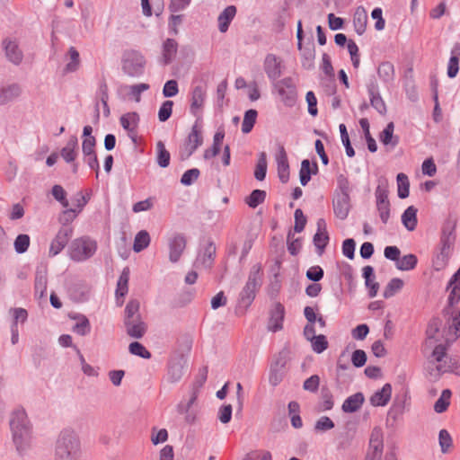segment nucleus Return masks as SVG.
Listing matches in <instances>:
<instances>
[{
    "label": "nucleus",
    "instance_id": "1",
    "mask_svg": "<svg viewBox=\"0 0 460 460\" xmlns=\"http://www.w3.org/2000/svg\"><path fill=\"white\" fill-rule=\"evenodd\" d=\"M10 429L13 441L20 456H22L31 447V425L23 409H16L10 418Z\"/></svg>",
    "mask_w": 460,
    "mask_h": 460
},
{
    "label": "nucleus",
    "instance_id": "2",
    "mask_svg": "<svg viewBox=\"0 0 460 460\" xmlns=\"http://www.w3.org/2000/svg\"><path fill=\"white\" fill-rule=\"evenodd\" d=\"M80 454V441L75 431L62 430L56 442L55 460H78Z\"/></svg>",
    "mask_w": 460,
    "mask_h": 460
},
{
    "label": "nucleus",
    "instance_id": "3",
    "mask_svg": "<svg viewBox=\"0 0 460 460\" xmlns=\"http://www.w3.org/2000/svg\"><path fill=\"white\" fill-rule=\"evenodd\" d=\"M455 240V223L447 220L441 230L440 251L432 260L435 270L439 271L447 266Z\"/></svg>",
    "mask_w": 460,
    "mask_h": 460
},
{
    "label": "nucleus",
    "instance_id": "4",
    "mask_svg": "<svg viewBox=\"0 0 460 460\" xmlns=\"http://www.w3.org/2000/svg\"><path fill=\"white\" fill-rule=\"evenodd\" d=\"M262 275L261 263H256L251 268L247 282L239 295V303L246 308L252 305L256 292L262 285Z\"/></svg>",
    "mask_w": 460,
    "mask_h": 460
},
{
    "label": "nucleus",
    "instance_id": "5",
    "mask_svg": "<svg viewBox=\"0 0 460 460\" xmlns=\"http://www.w3.org/2000/svg\"><path fill=\"white\" fill-rule=\"evenodd\" d=\"M97 248V242L87 235L76 238L69 246L70 259L77 262L87 261L94 255Z\"/></svg>",
    "mask_w": 460,
    "mask_h": 460
},
{
    "label": "nucleus",
    "instance_id": "6",
    "mask_svg": "<svg viewBox=\"0 0 460 460\" xmlns=\"http://www.w3.org/2000/svg\"><path fill=\"white\" fill-rule=\"evenodd\" d=\"M289 351L287 349H282L275 357L270 365L269 381L273 386L278 385L285 376V367L288 359Z\"/></svg>",
    "mask_w": 460,
    "mask_h": 460
},
{
    "label": "nucleus",
    "instance_id": "7",
    "mask_svg": "<svg viewBox=\"0 0 460 460\" xmlns=\"http://www.w3.org/2000/svg\"><path fill=\"white\" fill-rule=\"evenodd\" d=\"M143 55L137 50H127L123 58V69L130 75H137L143 72L145 66Z\"/></svg>",
    "mask_w": 460,
    "mask_h": 460
},
{
    "label": "nucleus",
    "instance_id": "8",
    "mask_svg": "<svg viewBox=\"0 0 460 460\" xmlns=\"http://www.w3.org/2000/svg\"><path fill=\"white\" fill-rule=\"evenodd\" d=\"M72 234V226L61 227L50 243L49 255L50 257L58 255L66 247Z\"/></svg>",
    "mask_w": 460,
    "mask_h": 460
},
{
    "label": "nucleus",
    "instance_id": "9",
    "mask_svg": "<svg viewBox=\"0 0 460 460\" xmlns=\"http://www.w3.org/2000/svg\"><path fill=\"white\" fill-rule=\"evenodd\" d=\"M187 244L186 237L183 234L176 233L168 241L169 246V260L171 262L175 263L179 261L181 254L183 253Z\"/></svg>",
    "mask_w": 460,
    "mask_h": 460
},
{
    "label": "nucleus",
    "instance_id": "10",
    "mask_svg": "<svg viewBox=\"0 0 460 460\" xmlns=\"http://www.w3.org/2000/svg\"><path fill=\"white\" fill-rule=\"evenodd\" d=\"M281 101L288 106L295 104L296 100V85L291 78H285L277 84Z\"/></svg>",
    "mask_w": 460,
    "mask_h": 460
},
{
    "label": "nucleus",
    "instance_id": "11",
    "mask_svg": "<svg viewBox=\"0 0 460 460\" xmlns=\"http://www.w3.org/2000/svg\"><path fill=\"white\" fill-rule=\"evenodd\" d=\"M202 131L203 120L200 117H198L185 140V145L190 146V153H194L203 144Z\"/></svg>",
    "mask_w": 460,
    "mask_h": 460
},
{
    "label": "nucleus",
    "instance_id": "12",
    "mask_svg": "<svg viewBox=\"0 0 460 460\" xmlns=\"http://www.w3.org/2000/svg\"><path fill=\"white\" fill-rule=\"evenodd\" d=\"M333 213L340 220H345L351 208L350 196L339 195L334 193L332 199Z\"/></svg>",
    "mask_w": 460,
    "mask_h": 460
},
{
    "label": "nucleus",
    "instance_id": "13",
    "mask_svg": "<svg viewBox=\"0 0 460 460\" xmlns=\"http://www.w3.org/2000/svg\"><path fill=\"white\" fill-rule=\"evenodd\" d=\"M69 297L75 303H84L89 299L90 288L84 281L72 283L67 289Z\"/></svg>",
    "mask_w": 460,
    "mask_h": 460
},
{
    "label": "nucleus",
    "instance_id": "14",
    "mask_svg": "<svg viewBox=\"0 0 460 460\" xmlns=\"http://www.w3.org/2000/svg\"><path fill=\"white\" fill-rule=\"evenodd\" d=\"M276 161L278 177L282 183H287L289 180V164L287 153L282 146H279Z\"/></svg>",
    "mask_w": 460,
    "mask_h": 460
},
{
    "label": "nucleus",
    "instance_id": "15",
    "mask_svg": "<svg viewBox=\"0 0 460 460\" xmlns=\"http://www.w3.org/2000/svg\"><path fill=\"white\" fill-rule=\"evenodd\" d=\"M264 69L269 78L276 80L281 75L282 61L273 54L265 58Z\"/></svg>",
    "mask_w": 460,
    "mask_h": 460
},
{
    "label": "nucleus",
    "instance_id": "16",
    "mask_svg": "<svg viewBox=\"0 0 460 460\" xmlns=\"http://www.w3.org/2000/svg\"><path fill=\"white\" fill-rule=\"evenodd\" d=\"M284 317L285 307L281 303L278 302L270 310L269 329L274 332L282 330Z\"/></svg>",
    "mask_w": 460,
    "mask_h": 460
},
{
    "label": "nucleus",
    "instance_id": "17",
    "mask_svg": "<svg viewBox=\"0 0 460 460\" xmlns=\"http://www.w3.org/2000/svg\"><path fill=\"white\" fill-rule=\"evenodd\" d=\"M124 325L127 334L135 339H141L147 331V325L141 316H137L133 321L128 320L127 323H124Z\"/></svg>",
    "mask_w": 460,
    "mask_h": 460
},
{
    "label": "nucleus",
    "instance_id": "18",
    "mask_svg": "<svg viewBox=\"0 0 460 460\" xmlns=\"http://www.w3.org/2000/svg\"><path fill=\"white\" fill-rule=\"evenodd\" d=\"M206 99V85H196L191 91L190 111L193 113L201 111Z\"/></svg>",
    "mask_w": 460,
    "mask_h": 460
},
{
    "label": "nucleus",
    "instance_id": "19",
    "mask_svg": "<svg viewBox=\"0 0 460 460\" xmlns=\"http://www.w3.org/2000/svg\"><path fill=\"white\" fill-rule=\"evenodd\" d=\"M392 395V385L386 383L380 390L375 392L370 397L369 401L373 406H385Z\"/></svg>",
    "mask_w": 460,
    "mask_h": 460
},
{
    "label": "nucleus",
    "instance_id": "20",
    "mask_svg": "<svg viewBox=\"0 0 460 460\" xmlns=\"http://www.w3.org/2000/svg\"><path fill=\"white\" fill-rule=\"evenodd\" d=\"M365 402V396L361 392H358L349 396L342 403L341 410L346 413L358 411Z\"/></svg>",
    "mask_w": 460,
    "mask_h": 460
},
{
    "label": "nucleus",
    "instance_id": "21",
    "mask_svg": "<svg viewBox=\"0 0 460 460\" xmlns=\"http://www.w3.org/2000/svg\"><path fill=\"white\" fill-rule=\"evenodd\" d=\"M208 373V367H203L199 368V373H198V375L192 384V386H191V394H190V404H194L195 402L197 401L199 394V390L201 389V387L204 385V384L207 381Z\"/></svg>",
    "mask_w": 460,
    "mask_h": 460
},
{
    "label": "nucleus",
    "instance_id": "22",
    "mask_svg": "<svg viewBox=\"0 0 460 460\" xmlns=\"http://www.w3.org/2000/svg\"><path fill=\"white\" fill-rule=\"evenodd\" d=\"M4 48L7 58L13 64H20L22 60V52L15 40L6 39L4 40Z\"/></svg>",
    "mask_w": 460,
    "mask_h": 460
},
{
    "label": "nucleus",
    "instance_id": "23",
    "mask_svg": "<svg viewBox=\"0 0 460 460\" xmlns=\"http://www.w3.org/2000/svg\"><path fill=\"white\" fill-rule=\"evenodd\" d=\"M394 122H389L380 132L379 140L384 146H391V147L394 148L399 144V137L394 135Z\"/></svg>",
    "mask_w": 460,
    "mask_h": 460
},
{
    "label": "nucleus",
    "instance_id": "24",
    "mask_svg": "<svg viewBox=\"0 0 460 460\" xmlns=\"http://www.w3.org/2000/svg\"><path fill=\"white\" fill-rule=\"evenodd\" d=\"M78 140L77 137L73 136L67 141L66 146L60 150L61 157L68 164L75 162L77 156Z\"/></svg>",
    "mask_w": 460,
    "mask_h": 460
},
{
    "label": "nucleus",
    "instance_id": "25",
    "mask_svg": "<svg viewBox=\"0 0 460 460\" xmlns=\"http://www.w3.org/2000/svg\"><path fill=\"white\" fill-rule=\"evenodd\" d=\"M216 244L212 240H208L202 254H199L197 261H200L205 268H210L216 257Z\"/></svg>",
    "mask_w": 460,
    "mask_h": 460
},
{
    "label": "nucleus",
    "instance_id": "26",
    "mask_svg": "<svg viewBox=\"0 0 460 460\" xmlns=\"http://www.w3.org/2000/svg\"><path fill=\"white\" fill-rule=\"evenodd\" d=\"M418 209L414 206L408 207L402 215V223L408 231H413L418 225Z\"/></svg>",
    "mask_w": 460,
    "mask_h": 460
},
{
    "label": "nucleus",
    "instance_id": "27",
    "mask_svg": "<svg viewBox=\"0 0 460 460\" xmlns=\"http://www.w3.org/2000/svg\"><path fill=\"white\" fill-rule=\"evenodd\" d=\"M460 44H456L451 49V57L447 63V75L450 78L456 76L459 71Z\"/></svg>",
    "mask_w": 460,
    "mask_h": 460
},
{
    "label": "nucleus",
    "instance_id": "28",
    "mask_svg": "<svg viewBox=\"0 0 460 460\" xmlns=\"http://www.w3.org/2000/svg\"><path fill=\"white\" fill-rule=\"evenodd\" d=\"M139 122V117H120V124L122 128L128 131V137L134 143H137V128Z\"/></svg>",
    "mask_w": 460,
    "mask_h": 460
},
{
    "label": "nucleus",
    "instance_id": "29",
    "mask_svg": "<svg viewBox=\"0 0 460 460\" xmlns=\"http://www.w3.org/2000/svg\"><path fill=\"white\" fill-rule=\"evenodd\" d=\"M367 13L363 7H358L353 17V25L358 34L362 35L367 28Z\"/></svg>",
    "mask_w": 460,
    "mask_h": 460
},
{
    "label": "nucleus",
    "instance_id": "30",
    "mask_svg": "<svg viewBox=\"0 0 460 460\" xmlns=\"http://www.w3.org/2000/svg\"><path fill=\"white\" fill-rule=\"evenodd\" d=\"M236 13V8L234 5L227 6L218 16V28L221 32H226L231 21Z\"/></svg>",
    "mask_w": 460,
    "mask_h": 460
},
{
    "label": "nucleus",
    "instance_id": "31",
    "mask_svg": "<svg viewBox=\"0 0 460 460\" xmlns=\"http://www.w3.org/2000/svg\"><path fill=\"white\" fill-rule=\"evenodd\" d=\"M98 94L100 96L101 102L97 103V114L98 115H108L110 113V109L108 106V86L105 83H102L99 86Z\"/></svg>",
    "mask_w": 460,
    "mask_h": 460
},
{
    "label": "nucleus",
    "instance_id": "32",
    "mask_svg": "<svg viewBox=\"0 0 460 460\" xmlns=\"http://www.w3.org/2000/svg\"><path fill=\"white\" fill-rule=\"evenodd\" d=\"M171 161V155L165 148V145L163 141H158L156 144V163L162 168L169 166Z\"/></svg>",
    "mask_w": 460,
    "mask_h": 460
},
{
    "label": "nucleus",
    "instance_id": "33",
    "mask_svg": "<svg viewBox=\"0 0 460 460\" xmlns=\"http://www.w3.org/2000/svg\"><path fill=\"white\" fill-rule=\"evenodd\" d=\"M359 125L363 130L364 137L367 142V149L371 153L377 151V145L375 138L372 137L369 129V122L367 118H362L359 120Z\"/></svg>",
    "mask_w": 460,
    "mask_h": 460
},
{
    "label": "nucleus",
    "instance_id": "34",
    "mask_svg": "<svg viewBox=\"0 0 460 460\" xmlns=\"http://www.w3.org/2000/svg\"><path fill=\"white\" fill-rule=\"evenodd\" d=\"M396 181L398 197L402 199L408 198L410 194V181L408 176L403 172H400L396 176Z\"/></svg>",
    "mask_w": 460,
    "mask_h": 460
},
{
    "label": "nucleus",
    "instance_id": "35",
    "mask_svg": "<svg viewBox=\"0 0 460 460\" xmlns=\"http://www.w3.org/2000/svg\"><path fill=\"white\" fill-rule=\"evenodd\" d=\"M47 270L46 269L38 268L35 274V292L40 293V297L43 296L47 291Z\"/></svg>",
    "mask_w": 460,
    "mask_h": 460
},
{
    "label": "nucleus",
    "instance_id": "36",
    "mask_svg": "<svg viewBox=\"0 0 460 460\" xmlns=\"http://www.w3.org/2000/svg\"><path fill=\"white\" fill-rule=\"evenodd\" d=\"M442 326V320L438 316H433L428 323L426 329V337L428 340L438 341L437 335L440 332Z\"/></svg>",
    "mask_w": 460,
    "mask_h": 460
},
{
    "label": "nucleus",
    "instance_id": "37",
    "mask_svg": "<svg viewBox=\"0 0 460 460\" xmlns=\"http://www.w3.org/2000/svg\"><path fill=\"white\" fill-rule=\"evenodd\" d=\"M150 235L147 231H139L134 239L133 250L135 252H140L148 247L150 243Z\"/></svg>",
    "mask_w": 460,
    "mask_h": 460
},
{
    "label": "nucleus",
    "instance_id": "38",
    "mask_svg": "<svg viewBox=\"0 0 460 460\" xmlns=\"http://www.w3.org/2000/svg\"><path fill=\"white\" fill-rule=\"evenodd\" d=\"M369 447L371 452L382 455L383 451V435L381 429L375 428L370 436Z\"/></svg>",
    "mask_w": 460,
    "mask_h": 460
},
{
    "label": "nucleus",
    "instance_id": "39",
    "mask_svg": "<svg viewBox=\"0 0 460 460\" xmlns=\"http://www.w3.org/2000/svg\"><path fill=\"white\" fill-rule=\"evenodd\" d=\"M266 191L262 190H253L249 196L245 198V203L251 208H255L262 204L266 199Z\"/></svg>",
    "mask_w": 460,
    "mask_h": 460
},
{
    "label": "nucleus",
    "instance_id": "40",
    "mask_svg": "<svg viewBox=\"0 0 460 460\" xmlns=\"http://www.w3.org/2000/svg\"><path fill=\"white\" fill-rule=\"evenodd\" d=\"M452 392L450 389H444L441 393L440 397L435 402L434 411L438 413L445 412L449 404Z\"/></svg>",
    "mask_w": 460,
    "mask_h": 460
},
{
    "label": "nucleus",
    "instance_id": "41",
    "mask_svg": "<svg viewBox=\"0 0 460 460\" xmlns=\"http://www.w3.org/2000/svg\"><path fill=\"white\" fill-rule=\"evenodd\" d=\"M177 52V42L174 40L168 39L163 46V60L164 63L169 64Z\"/></svg>",
    "mask_w": 460,
    "mask_h": 460
},
{
    "label": "nucleus",
    "instance_id": "42",
    "mask_svg": "<svg viewBox=\"0 0 460 460\" xmlns=\"http://www.w3.org/2000/svg\"><path fill=\"white\" fill-rule=\"evenodd\" d=\"M267 174V155L265 152H261L259 155V159L256 164L254 170V177L257 181H263Z\"/></svg>",
    "mask_w": 460,
    "mask_h": 460
},
{
    "label": "nucleus",
    "instance_id": "43",
    "mask_svg": "<svg viewBox=\"0 0 460 460\" xmlns=\"http://www.w3.org/2000/svg\"><path fill=\"white\" fill-rule=\"evenodd\" d=\"M139 308L140 303L137 299L129 300L125 307L124 323H127L128 320L133 321L137 319V316H141L139 314Z\"/></svg>",
    "mask_w": 460,
    "mask_h": 460
},
{
    "label": "nucleus",
    "instance_id": "44",
    "mask_svg": "<svg viewBox=\"0 0 460 460\" xmlns=\"http://www.w3.org/2000/svg\"><path fill=\"white\" fill-rule=\"evenodd\" d=\"M403 281L402 279L399 278H394L392 279L388 284L386 285L383 296L387 299L392 296H394L398 291H400L403 287Z\"/></svg>",
    "mask_w": 460,
    "mask_h": 460
},
{
    "label": "nucleus",
    "instance_id": "45",
    "mask_svg": "<svg viewBox=\"0 0 460 460\" xmlns=\"http://www.w3.org/2000/svg\"><path fill=\"white\" fill-rule=\"evenodd\" d=\"M418 263V258L415 254L410 253L404 255L396 263V268L400 270H411L415 269Z\"/></svg>",
    "mask_w": 460,
    "mask_h": 460
},
{
    "label": "nucleus",
    "instance_id": "46",
    "mask_svg": "<svg viewBox=\"0 0 460 460\" xmlns=\"http://www.w3.org/2000/svg\"><path fill=\"white\" fill-rule=\"evenodd\" d=\"M329 234L328 232L315 233L313 237L314 244L317 250V253L322 255L329 243Z\"/></svg>",
    "mask_w": 460,
    "mask_h": 460
},
{
    "label": "nucleus",
    "instance_id": "47",
    "mask_svg": "<svg viewBox=\"0 0 460 460\" xmlns=\"http://www.w3.org/2000/svg\"><path fill=\"white\" fill-rule=\"evenodd\" d=\"M436 369L438 372V376L445 372H451L460 376V358H450L447 361V368L443 369L441 365H438L436 366Z\"/></svg>",
    "mask_w": 460,
    "mask_h": 460
},
{
    "label": "nucleus",
    "instance_id": "48",
    "mask_svg": "<svg viewBox=\"0 0 460 460\" xmlns=\"http://www.w3.org/2000/svg\"><path fill=\"white\" fill-rule=\"evenodd\" d=\"M31 243V238L26 234H20L13 242V247L17 253H24L28 251Z\"/></svg>",
    "mask_w": 460,
    "mask_h": 460
},
{
    "label": "nucleus",
    "instance_id": "49",
    "mask_svg": "<svg viewBox=\"0 0 460 460\" xmlns=\"http://www.w3.org/2000/svg\"><path fill=\"white\" fill-rule=\"evenodd\" d=\"M321 410L330 411L333 408L334 402L331 390L327 386H323L321 389Z\"/></svg>",
    "mask_w": 460,
    "mask_h": 460
},
{
    "label": "nucleus",
    "instance_id": "50",
    "mask_svg": "<svg viewBox=\"0 0 460 460\" xmlns=\"http://www.w3.org/2000/svg\"><path fill=\"white\" fill-rule=\"evenodd\" d=\"M311 162L308 159H304L301 163L299 171V180L303 186L307 185L312 178Z\"/></svg>",
    "mask_w": 460,
    "mask_h": 460
},
{
    "label": "nucleus",
    "instance_id": "51",
    "mask_svg": "<svg viewBox=\"0 0 460 460\" xmlns=\"http://www.w3.org/2000/svg\"><path fill=\"white\" fill-rule=\"evenodd\" d=\"M128 350L132 355L138 356L145 359H149L152 357L151 352L138 341H132L128 346Z\"/></svg>",
    "mask_w": 460,
    "mask_h": 460
},
{
    "label": "nucleus",
    "instance_id": "52",
    "mask_svg": "<svg viewBox=\"0 0 460 460\" xmlns=\"http://www.w3.org/2000/svg\"><path fill=\"white\" fill-rule=\"evenodd\" d=\"M337 185L338 189L334 191L335 194L349 196L351 192L350 183L344 174H340L337 177Z\"/></svg>",
    "mask_w": 460,
    "mask_h": 460
},
{
    "label": "nucleus",
    "instance_id": "53",
    "mask_svg": "<svg viewBox=\"0 0 460 460\" xmlns=\"http://www.w3.org/2000/svg\"><path fill=\"white\" fill-rule=\"evenodd\" d=\"M68 56L70 61L66 64V70L67 72H75L78 69L80 65L79 52L75 49V48L71 47L68 50Z\"/></svg>",
    "mask_w": 460,
    "mask_h": 460
},
{
    "label": "nucleus",
    "instance_id": "54",
    "mask_svg": "<svg viewBox=\"0 0 460 460\" xmlns=\"http://www.w3.org/2000/svg\"><path fill=\"white\" fill-rule=\"evenodd\" d=\"M377 73L380 78H382L384 81H390L394 77V68L393 64L390 62H384L379 65Z\"/></svg>",
    "mask_w": 460,
    "mask_h": 460
},
{
    "label": "nucleus",
    "instance_id": "55",
    "mask_svg": "<svg viewBox=\"0 0 460 460\" xmlns=\"http://www.w3.org/2000/svg\"><path fill=\"white\" fill-rule=\"evenodd\" d=\"M80 321L75 323L73 327V332L81 335L85 336L91 332L90 321L86 316H79Z\"/></svg>",
    "mask_w": 460,
    "mask_h": 460
},
{
    "label": "nucleus",
    "instance_id": "56",
    "mask_svg": "<svg viewBox=\"0 0 460 460\" xmlns=\"http://www.w3.org/2000/svg\"><path fill=\"white\" fill-rule=\"evenodd\" d=\"M438 441L443 454H447L453 445L452 438L447 429H441L438 434Z\"/></svg>",
    "mask_w": 460,
    "mask_h": 460
},
{
    "label": "nucleus",
    "instance_id": "57",
    "mask_svg": "<svg viewBox=\"0 0 460 460\" xmlns=\"http://www.w3.org/2000/svg\"><path fill=\"white\" fill-rule=\"evenodd\" d=\"M310 341L313 350L318 354L323 352L328 348V341L323 334L316 335Z\"/></svg>",
    "mask_w": 460,
    "mask_h": 460
},
{
    "label": "nucleus",
    "instance_id": "58",
    "mask_svg": "<svg viewBox=\"0 0 460 460\" xmlns=\"http://www.w3.org/2000/svg\"><path fill=\"white\" fill-rule=\"evenodd\" d=\"M287 243L289 253L293 256L297 255L302 247L301 239H294V234H292L291 231H289L287 235Z\"/></svg>",
    "mask_w": 460,
    "mask_h": 460
},
{
    "label": "nucleus",
    "instance_id": "59",
    "mask_svg": "<svg viewBox=\"0 0 460 460\" xmlns=\"http://www.w3.org/2000/svg\"><path fill=\"white\" fill-rule=\"evenodd\" d=\"M54 199L58 201L64 208H67L69 203L66 199V192L61 185H54L51 190Z\"/></svg>",
    "mask_w": 460,
    "mask_h": 460
},
{
    "label": "nucleus",
    "instance_id": "60",
    "mask_svg": "<svg viewBox=\"0 0 460 460\" xmlns=\"http://www.w3.org/2000/svg\"><path fill=\"white\" fill-rule=\"evenodd\" d=\"M77 217V212L74 208H66L62 211V213L58 217V222L62 225L61 227L70 226L69 225Z\"/></svg>",
    "mask_w": 460,
    "mask_h": 460
},
{
    "label": "nucleus",
    "instance_id": "61",
    "mask_svg": "<svg viewBox=\"0 0 460 460\" xmlns=\"http://www.w3.org/2000/svg\"><path fill=\"white\" fill-rule=\"evenodd\" d=\"M335 427L334 422L328 416H322L314 424V430L317 432H325Z\"/></svg>",
    "mask_w": 460,
    "mask_h": 460
},
{
    "label": "nucleus",
    "instance_id": "62",
    "mask_svg": "<svg viewBox=\"0 0 460 460\" xmlns=\"http://www.w3.org/2000/svg\"><path fill=\"white\" fill-rule=\"evenodd\" d=\"M198 168L189 169L181 175V183L184 186H190L199 176Z\"/></svg>",
    "mask_w": 460,
    "mask_h": 460
},
{
    "label": "nucleus",
    "instance_id": "63",
    "mask_svg": "<svg viewBox=\"0 0 460 460\" xmlns=\"http://www.w3.org/2000/svg\"><path fill=\"white\" fill-rule=\"evenodd\" d=\"M295 217V226H294V231L296 233H301L307 223L306 217L304 215L302 209L296 208L294 213Z\"/></svg>",
    "mask_w": 460,
    "mask_h": 460
},
{
    "label": "nucleus",
    "instance_id": "64",
    "mask_svg": "<svg viewBox=\"0 0 460 460\" xmlns=\"http://www.w3.org/2000/svg\"><path fill=\"white\" fill-rule=\"evenodd\" d=\"M306 278L313 282H319L324 276L323 268L319 265L310 267L305 273Z\"/></svg>",
    "mask_w": 460,
    "mask_h": 460
}]
</instances>
